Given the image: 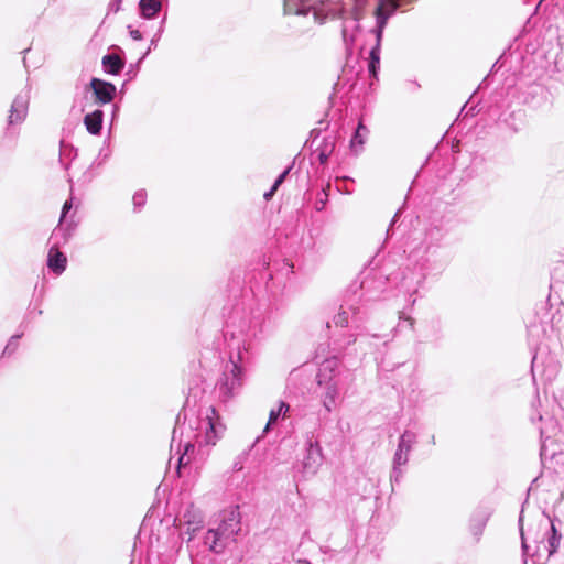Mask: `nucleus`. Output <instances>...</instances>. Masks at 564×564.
<instances>
[{
    "instance_id": "1",
    "label": "nucleus",
    "mask_w": 564,
    "mask_h": 564,
    "mask_svg": "<svg viewBox=\"0 0 564 564\" xmlns=\"http://www.w3.org/2000/svg\"><path fill=\"white\" fill-rule=\"evenodd\" d=\"M240 512L238 507L223 510L217 517V527L210 528L204 538V543L215 553H221L229 541L240 531Z\"/></svg>"
},
{
    "instance_id": "10",
    "label": "nucleus",
    "mask_w": 564,
    "mask_h": 564,
    "mask_svg": "<svg viewBox=\"0 0 564 564\" xmlns=\"http://www.w3.org/2000/svg\"><path fill=\"white\" fill-rule=\"evenodd\" d=\"M184 522L187 525V533L189 534V540L193 538L196 531H198L203 525V517L200 511L189 508L183 516Z\"/></svg>"
},
{
    "instance_id": "17",
    "label": "nucleus",
    "mask_w": 564,
    "mask_h": 564,
    "mask_svg": "<svg viewBox=\"0 0 564 564\" xmlns=\"http://www.w3.org/2000/svg\"><path fill=\"white\" fill-rule=\"evenodd\" d=\"M289 411V405L285 402H280L275 409L270 411L269 421L264 431L267 432L270 426L278 421L280 416H285Z\"/></svg>"
},
{
    "instance_id": "8",
    "label": "nucleus",
    "mask_w": 564,
    "mask_h": 564,
    "mask_svg": "<svg viewBox=\"0 0 564 564\" xmlns=\"http://www.w3.org/2000/svg\"><path fill=\"white\" fill-rule=\"evenodd\" d=\"M28 107H29L28 94H19L14 98V100L11 105L10 115H9V123L10 124L21 123L26 117Z\"/></svg>"
},
{
    "instance_id": "6",
    "label": "nucleus",
    "mask_w": 564,
    "mask_h": 564,
    "mask_svg": "<svg viewBox=\"0 0 564 564\" xmlns=\"http://www.w3.org/2000/svg\"><path fill=\"white\" fill-rule=\"evenodd\" d=\"M322 449L318 444L310 441L306 448V455L302 462L303 471L307 475L316 474L322 465Z\"/></svg>"
},
{
    "instance_id": "15",
    "label": "nucleus",
    "mask_w": 564,
    "mask_h": 564,
    "mask_svg": "<svg viewBox=\"0 0 564 564\" xmlns=\"http://www.w3.org/2000/svg\"><path fill=\"white\" fill-rule=\"evenodd\" d=\"M102 65L107 73L117 75L123 68V63L117 55H106L102 57Z\"/></svg>"
},
{
    "instance_id": "21",
    "label": "nucleus",
    "mask_w": 564,
    "mask_h": 564,
    "mask_svg": "<svg viewBox=\"0 0 564 564\" xmlns=\"http://www.w3.org/2000/svg\"><path fill=\"white\" fill-rule=\"evenodd\" d=\"M290 169H286L274 182L273 184V191H276L279 186L283 183L285 176L288 175Z\"/></svg>"
},
{
    "instance_id": "13",
    "label": "nucleus",
    "mask_w": 564,
    "mask_h": 564,
    "mask_svg": "<svg viewBox=\"0 0 564 564\" xmlns=\"http://www.w3.org/2000/svg\"><path fill=\"white\" fill-rule=\"evenodd\" d=\"M339 397V387L336 382H330L326 386L325 394L323 398L324 408L330 412L335 405L336 401Z\"/></svg>"
},
{
    "instance_id": "14",
    "label": "nucleus",
    "mask_w": 564,
    "mask_h": 564,
    "mask_svg": "<svg viewBox=\"0 0 564 564\" xmlns=\"http://www.w3.org/2000/svg\"><path fill=\"white\" fill-rule=\"evenodd\" d=\"M162 3L160 0H140L139 8L141 15L144 19H153L161 10Z\"/></svg>"
},
{
    "instance_id": "28",
    "label": "nucleus",
    "mask_w": 564,
    "mask_h": 564,
    "mask_svg": "<svg viewBox=\"0 0 564 564\" xmlns=\"http://www.w3.org/2000/svg\"><path fill=\"white\" fill-rule=\"evenodd\" d=\"M521 538H522V547L525 550L527 545H525V542H524L523 531H521Z\"/></svg>"
},
{
    "instance_id": "11",
    "label": "nucleus",
    "mask_w": 564,
    "mask_h": 564,
    "mask_svg": "<svg viewBox=\"0 0 564 564\" xmlns=\"http://www.w3.org/2000/svg\"><path fill=\"white\" fill-rule=\"evenodd\" d=\"M66 257L57 248L50 249L47 265L53 272L56 274L63 273L66 269Z\"/></svg>"
},
{
    "instance_id": "12",
    "label": "nucleus",
    "mask_w": 564,
    "mask_h": 564,
    "mask_svg": "<svg viewBox=\"0 0 564 564\" xmlns=\"http://www.w3.org/2000/svg\"><path fill=\"white\" fill-rule=\"evenodd\" d=\"M102 116L101 110H95L85 116L84 124L90 134H99L102 127Z\"/></svg>"
},
{
    "instance_id": "30",
    "label": "nucleus",
    "mask_w": 564,
    "mask_h": 564,
    "mask_svg": "<svg viewBox=\"0 0 564 564\" xmlns=\"http://www.w3.org/2000/svg\"><path fill=\"white\" fill-rule=\"evenodd\" d=\"M397 217H398V214H395V216L393 217L392 221H391V225H393L397 220Z\"/></svg>"
},
{
    "instance_id": "7",
    "label": "nucleus",
    "mask_w": 564,
    "mask_h": 564,
    "mask_svg": "<svg viewBox=\"0 0 564 564\" xmlns=\"http://www.w3.org/2000/svg\"><path fill=\"white\" fill-rule=\"evenodd\" d=\"M399 7L398 0H380L379 6L376 11L377 15V26H378V37L379 40L382 36L383 29L387 24L389 17L397 10Z\"/></svg>"
},
{
    "instance_id": "27",
    "label": "nucleus",
    "mask_w": 564,
    "mask_h": 564,
    "mask_svg": "<svg viewBox=\"0 0 564 564\" xmlns=\"http://www.w3.org/2000/svg\"><path fill=\"white\" fill-rule=\"evenodd\" d=\"M191 448H194V445H193V444H191V443H187V444L185 445V452L187 453Z\"/></svg>"
},
{
    "instance_id": "16",
    "label": "nucleus",
    "mask_w": 564,
    "mask_h": 564,
    "mask_svg": "<svg viewBox=\"0 0 564 564\" xmlns=\"http://www.w3.org/2000/svg\"><path fill=\"white\" fill-rule=\"evenodd\" d=\"M367 135L368 129L361 122H359L357 130L350 141V147L355 152H358L362 148Z\"/></svg>"
},
{
    "instance_id": "29",
    "label": "nucleus",
    "mask_w": 564,
    "mask_h": 564,
    "mask_svg": "<svg viewBox=\"0 0 564 564\" xmlns=\"http://www.w3.org/2000/svg\"><path fill=\"white\" fill-rule=\"evenodd\" d=\"M185 457L184 455L180 457V464L183 465V464H187V462H184Z\"/></svg>"
},
{
    "instance_id": "20",
    "label": "nucleus",
    "mask_w": 564,
    "mask_h": 564,
    "mask_svg": "<svg viewBox=\"0 0 564 564\" xmlns=\"http://www.w3.org/2000/svg\"><path fill=\"white\" fill-rule=\"evenodd\" d=\"M334 323L337 325V326H341V327H345L348 325V315L346 312H339L335 317H334Z\"/></svg>"
},
{
    "instance_id": "19",
    "label": "nucleus",
    "mask_w": 564,
    "mask_h": 564,
    "mask_svg": "<svg viewBox=\"0 0 564 564\" xmlns=\"http://www.w3.org/2000/svg\"><path fill=\"white\" fill-rule=\"evenodd\" d=\"M147 200V193L143 191H139L133 195V204L137 208L142 207Z\"/></svg>"
},
{
    "instance_id": "24",
    "label": "nucleus",
    "mask_w": 564,
    "mask_h": 564,
    "mask_svg": "<svg viewBox=\"0 0 564 564\" xmlns=\"http://www.w3.org/2000/svg\"><path fill=\"white\" fill-rule=\"evenodd\" d=\"M130 36L134 40V41H140L142 40V34L139 30H132L130 29Z\"/></svg>"
},
{
    "instance_id": "2",
    "label": "nucleus",
    "mask_w": 564,
    "mask_h": 564,
    "mask_svg": "<svg viewBox=\"0 0 564 564\" xmlns=\"http://www.w3.org/2000/svg\"><path fill=\"white\" fill-rule=\"evenodd\" d=\"M196 443L199 447L215 446L224 436L226 425L215 408H208L199 420Z\"/></svg>"
},
{
    "instance_id": "9",
    "label": "nucleus",
    "mask_w": 564,
    "mask_h": 564,
    "mask_svg": "<svg viewBox=\"0 0 564 564\" xmlns=\"http://www.w3.org/2000/svg\"><path fill=\"white\" fill-rule=\"evenodd\" d=\"M90 86L100 104H108L112 100L116 93L115 85L101 79L93 78Z\"/></svg>"
},
{
    "instance_id": "5",
    "label": "nucleus",
    "mask_w": 564,
    "mask_h": 564,
    "mask_svg": "<svg viewBox=\"0 0 564 564\" xmlns=\"http://www.w3.org/2000/svg\"><path fill=\"white\" fill-rule=\"evenodd\" d=\"M416 443V435L411 431H405L399 440L397 451L393 457V469L398 470L409 460V454Z\"/></svg>"
},
{
    "instance_id": "25",
    "label": "nucleus",
    "mask_w": 564,
    "mask_h": 564,
    "mask_svg": "<svg viewBox=\"0 0 564 564\" xmlns=\"http://www.w3.org/2000/svg\"><path fill=\"white\" fill-rule=\"evenodd\" d=\"M556 541H557V540H556V538H555V536H553V538L551 539L550 544H551V547H552V549H551L550 553H553V552L555 551V549H556L555 542H556Z\"/></svg>"
},
{
    "instance_id": "31",
    "label": "nucleus",
    "mask_w": 564,
    "mask_h": 564,
    "mask_svg": "<svg viewBox=\"0 0 564 564\" xmlns=\"http://www.w3.org/2000/svg\"><path fill=\"white\" fill-rule=\"evenodd\" d=\"M175 434H176V431L174 430L173 431V441L175 440Z\"/></svg>"
},
{
    "instance_id": "4",
    "label": "nucleus",
    "mask_w": 564,
    "mask_h": 564,
    "mask_svg": "<svg viewBox=\"0 0 564 564\" xmlns=\"http://www.w3.org/2000/svg\"><path fill=\"white\" fill-rule=\"evenodd\" d=\"M245 379V368L238 361H231V367L224 373L219 382L218 390L223 401L234 398L242 388Z\"/></svg>"
},
{
    "instance_id": "23",
    "label": "nucleus",
    "mask_w": 564,
    "mask_h": 564,
    "mask_svg": "<svg viewBox=\"0 0 564 564\" xmlns=\"http://www.w3.org/2000/svg\"><path fill=\"white\" fill-rule=\"evenodd\" d=\"M73 204H72V200H66L63 205V209H62V216H61V223L63 221L64 217L66 216V214L68 213V210L72 208Z\"/></svg>"
},
{
    "instance_id": "26",
    "label": "nucleus",
    "mask_w": 564,
    "mask_h": 564,
    "mask_svg": "<svg viewBox=\"0 0 564 564\" xmlns=\"http://www.w3.org/2000/svg\"><path fill=\"white\" fill-rule=\"evenodd\" d=\"M275 192L276 191H273V186H272L271 189L264 194V198L270 199L274 195Z\"/></svg>"
},
{
    "instance_id": "18",
    "label": "nucleus",
    "mask_w": 564,
    "mask_h": 564,
    "mask_svg": "<svg viewBox=\"0 0 564 564\" xmlns=\"http://www.w3.org/2000/svg\"><path fill=\"white\" fill-rule=\"evenodd\" d=\"M380 41L381 39L379 40V37L377 36V45L370 52L369 69L372 74H376V65L379 63L380 59Z\"/></svg>"
},
{
    "instance_id": "3",
    "label": "nucleus",
    "mask_w": 564,
    "mask_h": 564,
    "mask_svg": "<svg viewBox=\"0 0 564 564\" xmlns=\"http://www.w3.org/2000/svg\"><path fill=\"white\" fill-rule=\"evenodd\" d=\"M284 11L288 14L303 15L312 12L314 21L318 24L337 15V12L330 8L328 0H284Z\"/></svg>"
},
{
    "instance_id": "22",
    "label": "nucleus",
    "mask_w": 564,
    "mask_h": 564,
    "mask_svg": "<svg viewBox=\"0 0 564 564\" xmlns=\"http://www.w3.org/2000/svg\"><path fill=\"white\" fill-rule=\"evenodd\" d=\"M290 169H286L274 182L273 184V191H276L279 186L283 183L285 176L288 175Z\"/></svg>"
}]
</instances>
